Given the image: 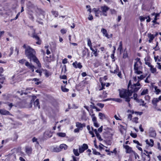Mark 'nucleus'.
<instances>
[{
    "mask_svg": "<svg viewBox=\"0 0 161 161\" xmlns=\"http://www.w3.org/2000/svg\"><path fill=\"white\" fill-rule=\"evenodd\" d=\"M101 32L103 34V36H104L108 38L112 37V34L110 35V36H109L107 32V30L104 28L102 29L101 30Z\"/></svg>",
    "mask_w": 161,
    "mask_h": 161,
    "instance_id": "9",
    "label": "nucleus"
},
{
    "mask_svg": "<svg viewBox=\"0 0 161 161\" xmlns=\"http://www.w3.org/2000/svg\"><path fill=\"white\" fill-rule=\"evenodd\" d=\"M145 98L146 100L149 101L150 99V97L148 95H147L145 96Z\"/></svg>",
    "mask_w": 161,
    "mask_h": 161,
    "instance_id": "57",
    "label": "nucleus"
},
{
    "mask_svg": "<svg viewBox=\"0 0 161 161\" xmlns=\"http://www.w3.org/2000/svg\"><path fill=\"white\" fill-rule=\"evenodd\" d=\"M73 152L74 154L76 156H78L80 155V153L79 152H78V149H74Z\"/></svg>",
    "mask_w": 161,
    "mask_h": 161,
    "instance_id": "25",
    "label": "nucleus"
},
{
    "mask_svg": "<svg viewBox=\"0 0 161 161\" xmlns=\"http://www.w3.org/2000/svg\"><path fill=\"white\" fill-rule=\"evenodd\" d=\"M86 126L85 124H82L79 122H77L76 123V126L80 130H82L83 127H85Z\"/></svg>",
    "mask_w": 161,
    "mask_h": 161,
    "instance_id": "13",
    "label": "nucleus"
},
{
    "mask_svg": "<svg viewBox=\"0 0 161 161\" xmlns=\"http://www.w3.org/2000/svg\"><path fill=\"white\" fill-rule=\"evenodd\" d=\"M90 115L91 116V117L92 118V120L93 122H95L96 121H97V118L95 116V114H90Z\"/></svg>",
    "mask_w": 161,
    "mask_h": 161,
    "instance_id": "29",
    "label": "nucleus"
},
{
    "mask_svg": "<svg viewBox=\"0 0 161 161\" xmlns=\"http://www.w3.org/2000/svg\"><path fill=\"white\" fill-rule=\"evenodd\" d=\"M90 49L91 50H92V51L93 54L94 55L95 57H97L98 56V54L97 52V49H96L95 50V49H94L92 48V47H91Z\"/></svg>",
    "mask_w": 161,
    "mask_h": 161,
    "instance_id": "26",
    "label": "nucleus"
},
{
    "mask_svg": "<svg viewBox=\"0 0 161 161\" xmlns=\"http://www.w3.org/2000/svg\"><path fill=\"white\" fill-rule=\"evenodd\" d=\"M93 124L97 128L99 127V124L97 122V121L93 122Z\"/></svg>",
    "mask_w": 161,
    "mask_h": 161,
    "instance_id": "48",
    "label": "nucleus"
},
{
    "mask_svg": "<svg viewBox=\"0 0 161 161\" xmlns=\"http://www.w3.org/2000/svg\"><path fill=\"white\" fill-rule=\"evenodd\" d=\"M52 151L54 152H59L60 151V149L58 146H54L53 147Z\"/></svg>",
    "mask_w": 161,
    "mask_h": 161,
    "instance_id": "17",
    "label": "nucleus"
},
{
    "mask_svg": "<svg viewBox=\"0 0 161 161\" xmlns=\"http://www.w3.org/2000/svg\"><path fill=\"white\" fill-rule=\"evenodd\" d=\"M138 118L137 117H135L132 119V121L133 122L137 123H138Z\"/></svg>",
    "mask_w": 161,
    "mask_h": 161,
    "instance_id": "39",
    "label": "nucleus"
},
{
    "mask_svg": "<svg viewBox=\"0 0 161 161\" xmlns=\"http://www.w3.org/2000/svg\"><path fill=\"white\" fill-rule=\"evenodd\" d=\"M98 116L99 117V119L102 120H103V119L106 118L105 115L101 113H99Z\"/></svg>",
    "mask_w": 161,
    "mask_h": 161,
    "instance_id": "24",
    "label": "nucleus"
},
{
    "mask_svg": "<svg viewBox=\"0 0 161 161\" xmlns=\"http://www.w3.org/2000/svg\"><path fill=\"white\" fill-rule=\"evenodd\" d=\"M60 32L62 34H64L66 33V30L64 29H62L61 30Z\"/></svg>",
    "mask_w": 161,
    "mask_h": 161,
    "instance_id": "59",
    "label": "nucleus"
},
{
    "mask_svg": "<svg viewBox=\"0 0 161 161\" xmlns=\"http://www.w3.org/2000/svg\"><path fill=\"white\" fill-rule=\"evenodd\" d=\"M137 95L136 93H134L133 94V97H130L131 99L133 98L135 100H137Z\"/></svg>",
    "mask_w": 161,
    "mask_h": 161,
    "instance_id": "38",
    "label": "nucleus"
},
{
    "mask_svg": "<svg viewBox=\"0 0 161 161\" xmlns=\"http://www.w3.org/2000/svg\"><path fill=\"white\" fill-rule=\"evenodd\" d=\"M103 126H101L100 128H99L97 130V131L99 133H101L103 130Z\"/></svg>",
    "mask_w": 161,
    "mask_h": 161,
    "instance_id": "51",
    "label": "nucleus"
},
{
    "mask_svg": "<svg viewBox=\"0 0 161 161\" xmlns=\"http://www.w3.org/2000/svg\"><path fill=\"white\" fill-rule=\"evenodd\" d=\"M136 60V62L135 63L134 65V72L137 75H141L143 73L142 62L139 58H137Z\"/></svg>",
    "mask_w": 161,
    "mask_h": 161,
    "instance_id": "5",
    "label": "nucleus"
},
{
    "mask_svg": "<svg viewBox=\"0 0 161 161\" xmlns=\"http://www.w3.org/2000/svg\"><path fill=\"white\" fill-rule=\"evenodd\" d=\"M130 136L133 138H136L137 136V135L135 133H131L130 134Z\"/></svg>",
    "mask_w": 161,
    "mask_h": 161,
    "instance_id": "60",
    "label": "nucleus"
},
{
    "mask_svg": "<svg viewBox=\"0 0 161 161\" xmlns=\"http://www.w3.org/2000/svg\"><path fill=\"white\" fill-rule=\"evenodd\" d=\"M5 79V78L4 77H2V78H0V83L3 84V82L4 81Z\"/></svg>",
    "mask_w": 161,
    "mask_h": 161,
    "instance_id": "50",
    "label": "nucleus"
},
{
    "mask_svg": "<svg viewBox=\"0 0 161 161\" xmlns=\"http://www.w3.org/2000/svg\"><path fill=\"white\" fill-rule=\"evenodd\" d=\"M72 65L76 69L78 68L80 69L82 67V66L80 63H78L76 61L73 63Z\"/></svg>",
    "mask_w": 161,
    "mask_h": 161,
    "instance_id": "11",
    "label": "nucleus"
},
{
    "mask_svg": "<svg viewBox=\"0 0 161 161\" xmlns=\"http://www.w3.org/2000/svg\"><path fill=\"white\" fill-rule=\"evenodd\" d=\"M19 63L23 64H24V63H25V60L24 59H23L19 60Z\"/></svg>",
    "mask_w": 161,
    "mask_h": 161,
    "instance_id": "52",
    "label": "nucleus"
},
{
    "mask_svg": "<svg viewBox=\"0 0 161 161\" xmlns=\"http://www.w3.org/2000/svg\"><path fill=\"white\" fill-rule=\"evenodd\" d=\"M150 58L148 57H146L144 59L145 62L150 61Z\"/></svg>",
    "mask_w": 161,
    "mask_h": 161,
    "instance_id": "47",
    "label": "nucleus"
},
{
    "mask_svg": "<svg viewBox=\"0 0 161 161\" xmlns=\"http://www.w3.org/2000/svg\"><path fill=\"white\" fill-rule=\"evenodd\" d=\"M97 105L100 108H103L104 106V104L103 103H98L97 104Z\"/></svg>",
    "mask_w": 161,
    "mask_h": 161,
    "instance_id": "46",
    "label": "nucleus"
},
{
    "mask_svg": "<svg viewBox=\"0 0 161 161\" xmlns=\"http://www.w3.org/2000/svg\"><path fill=\"white\" fill-rule=\"evenodd\" d=\"M25 65L29 69H31L32 72L34 71V69L35 68L34 66L30 64L27 61L25 62Z\"/></svg>",
    "mask_w": 161,
    "mask_h": 161,
    "instance_id": "12",
    "label": "nucleus"
},
{
    "mask_svg": "<svg viewBox=\"0 0 161 161\" xmlns=\"http://www.w3.org/2000/svg\"><path fill=\"white\" fill-rule=\"evenodd\" d=\"M122 42H120L119 43V47L117 49V50L119 51L120 53H121V51L122 50Z\"/></svg>",
    "mask_w": 161,
    "mask_h": 161,
    "instance_id": "27",
    "label": "nucleus"
},
{
    "mask_svg": "<svg viewBox=\"0 0 161 161\" xmlns=\"http://www.w3.org/2000/svg\"><path fill=\"white\" fill-rule=\"evenodd\" d=\"M59 148L60 149V151L61 149H64V150H65L67 149L68 147L67 145H66L65 144H61L59 146Z\"/></svg>",
    "mask_w": 161,
    "mask_h": 161,
    "instance_id": "23",
    "label": "nucleus"
},
{
    "mask_svg": "<svg viewBox=\"0 0 161 161\" xmlns=\"http://www.w3.org/2000/svg\"><path fill=\"white\" fill-rule=\"evenodd\" d=\"M151 61L149 62H145V64L147 65L149 67H150L151 66H152V65L151 64Z\"/></svg>",
    "mask_w": 161,
    "mask_h": 161,
    "instance_id": "53",
    "label": "nucleus"
},
{
    "mask_svg": "<svg viewBox=\"0 0 161 161\" xmlns=\"http://www.w3.org/2000/svg\"><path fill=\"white\" fill-rule=\"evenodd\" d=\"M148 37L149 38V42H151L153 40L154 38V36L153 35L151 34H148Z\"/></svg>",
    "mask_w": 161,
    "mask_h": 161,
    "instance_id": "20",
    "label": "nucleus"
},
{
    "mask_svg": "<svg viewBox=\"0 0 161 161\" xmlns=\"http://www.w3.org/2000/svg\"><path fill=\"white\" fill-rule=\"evenodd\" d=\"M52 14H53L54 15L55 17H58V13L56 11H52Z\"/></svg>",
    "mask_w": 161,
    "mask_h": 161,
    "instance_id": "45",
    "label": "nucleus"
},
{
    "mask_svg": "<svg viewBox=\"0 0 161 161\" xmlns=\"http://www.w3.org/2000/svg\"><path fill=\"white\" fill-rule=\"evenodd\" d=\"M34 105L35 106V107H38V109H39L40 108V106L39 105V100L38 99H37L34 102Z\"/></svg>",
    "mask_w": 161,
    "mask_h": 161,
    "instance_id": "22",
    "label": "nucleus"
},
{
    "mask_svg": "<svg viewBox=\"0 0 161 161\" xmlns=\"http://www.w3.org/2000/svg\"><path fill=\"white\" fill-rule=\"evenodd\" d=\"M23 47L25 49V54L26 56L30 60H32L34 62L36 63L39 68L42 66L39 60L35 55V51L30 46L24 44Z\"/></svg>",
    "mask_w": 161,
    "mask_h": 161,
    "instance_id": "1",
    "label": "nucleus"
},
{
    "mask_svg": "<svg viewBox=\"0 0 161 161\" xmlns=\"http://www.w3.org/2000/svg\"><path fill=\"white\" fill-rule=\"evenodd\" d=\"M123 147H124L126 150V153L132 154L134 152V151L132 150V148L131 147H130L128 145H124Z\"/></svg>",
    "mask_w": 161,
    "mask_h": 161,
    "instance_id": "8",
    "label": "nucleus"
},
{
    "mask_svg": "<svg viewBox=\"0 0 161 161\" xmlns=\"http://www.w3.org/2000/svg\"><path fill=\"white\" fill-rule=\"evenodd\" d=\"M132 154H133L134 155V156H135V159H136L137 158H139V155L137 153H136L134 151Z\"/></svg>",
    "mask_w": 161,
    "mask_h": 161,
    "instance_id": "43",
    "label": "nucleus"
},
{
    "mask_svg": "<svg viewBox=\"0 0 161 161\" xmlns=\"http://www.w3.org/2000/svg\"><path fill=\"white\" fill-rule=\"evenodd\" d=\"M94 132L96 135V136H97V138L99 139V140L100 141H102V139L101 138V136L99 133L97 132V130L96 129H95Z\"/></svg>",
    "mask_w": 161,
    "mask_h": 161,
    "instance_id": "21",
    "label": "nucleus"
},
{
    "mask_svg": "<svg viewBox=\"0 0 161 161\" xmlns=\"http://www.w3.org/2000/svg\"><path fill=\"white\" fill-rule=\"evenodd\" d=\"M101 87L99 89V90H103V89L104 88V87L106 85V84L105 83H101Z\"/></svg>",
    "mask_w": 161,
    "mask_h": 161,
    "instance_id": "44",
    "label": "nucleus"
},
{
    "mask_svg": "<svg viewBox=\"0 0 161 161\" xmlns=\"http://www.w3.org/2000/svg\"><path fill=\"white\" fill-rule=\"evenodd\" d=\"M32 37L37 41L36 42V44L39 45L41 44V41L40 40L39 37L35 33H33L32 34Z\"/></svg>",
    "mask_w": 161,
    "mask_h": 161,
    "instance_id": "10",
    "label": "nucleus"
},
{
    "mask_svg": "<svg viewBox=\"0 0 161 161\" xmlns=\"http://www.w3.org/2000/svg\"><path fill=\"white\" fill-rule=\"evenodd\" d=\"M119 70L118 67H117L116 69H115L114 71L112 72L111 71V72L114 74H117L119 72Z\"/></svg>",
    "mask_w": 161,
    "mask_h": 161,
    "instance_id": "42",
    "label": "nucleus"
},
{
    "mask_svg": "<svg viewBox=\"0 0 161 161\" xmlns=\"http://www.w3.org/2000/svg\"><path fill=\"white\" fill-rule=\"evenodd\" d=\"M93 153L94 154L97 155H100V153L97 152L96 150H94L93 151Z\"/></svg>",
    "mask_w": 161,
    "mask_h": 161,
    "instance_id": "49",
    "label": "nucleus"
},
{
    "mask_svg": "<svg viewBox=\"0 0 161 161\" xmlns=\"http://www.w3.org/2000/svg\"><path fill=\"white\" fill-rule=\"evenodd\" d=\"M31 151V149L30 147H26V152L27 153H30Z\"/></svg>",
    "mask_w": 161,
    "mask_h": 161,
    "instance_id": "37",
    "label": "nucleus"
},
{
    "mask_svg": "<svg viewBox=\"0 0 161 161\" xmlns=\"http://www.w3.org/2000/svg\"><path fill=\"white\" fill-rule=\"evenodd\" d=\"M88 49L86 47L85 48L84 50H82V54L83 57H84L86 55V52H88Z\"/></svg>",
    "mask_w": 161,
    "mask_h": 161,
    "instance_id": "32",
    "label": "nucleus"
},
{
    "mask_svg": "<svg viewBox=\"0 0 161 161\" xmlns=\"http://www.w3.org/2000/svg\"><path fill=\"white\" fill-rule=\"evenodd\" d=\"M87 45L88 46L90 47V49L91 47H92V45L91 41L89 38H88L87 39Z\"/></svg>",
    "mask_w": 161,
    "mask_h": 161,
    "instance_id": "33",
    "label": "nucleus"
},
{
    "mask_svg": "<svg viewBox=\"0 0 161 161\" xmlns=\"http://www.w3.org/2000/svg\"><path fill=\"white\" fill-rule=\"evenodd\" d=\"M152 151H148L146 150H144V153H143V154L145 155L147 157H150V154H152Z\"/></svg>",
    "mask_w": 161,
    "mask_h": 161,
    "instance_id": "19",
    "label": "nucleus"
},
{
    "mask_svg": "<svg viewBox=\"0 0 161 161\" xmlns=\"http://www.w3.org/2000/svg\"><path fill=\"white\" fill-rule=\"evenodd\" d=\"M109 9V8L107 6L104 5L100 7V8H94L93 9L95 15L96 17H99V15L100 16H106L107 15V12Z\"/></svg>",
    "mask_w": 161,
    "mask_h": 161,
    "instance_id": "3",
    "label": "nucleus"
},
{
    "mask_svg": "<svg viewBox=\"0 0 161 161\" xmlns=\"http://www.w3.org/2000/svg\"><path fill=\"white\" fill-rule=\"evenodd\" d=\"M67 63V59L66 58H64L62 61V63L64 64H66Z\"/></svg>",
    "mask_w": 161,
    "mask_h": 161,
    "instance_id": "62",
    "label": "nucleus"
},
{
    "mask_svg": "<svg viewBox=\"0 0 161 161\" xmlns=\"http://www.w3.org/2000/svg\"><path fill=\"white\" fill-rule=\"evenodd\" d=\"M149 68V70L152 73L155 74H156L158 73V72H157L156 68L154 67L152 65Z\"/></svg>",
    "mask_w": 161,
    "mask_h": 161,
    "instance_id": "15",
    "label": "nucleus"
},
{
    "mask_svg": "<svg viewBox=\"0 0 161 161\" xmlns=\"http://www.w3.org/2000/svg\"><path fill=\"white\" fill-rule=\"evenodd\" d=\"M88 19L89 20H91L93 19V16L91 14H89V17H88Z\"/></svg>",
    "mask_w": 161,
    "mask_h": 161,
    "instance_id": "56",
    "label": "nucleus"
},
{
    "mask_svg": "<svg viewBox=\"0 0 161 161\" xmlns=\"http://www.w3.org/2000/svg\"><path fill=\"white\" fill-rule=\"evenodd\" d=\"M0 114L3 115H10L9 112L4 109H0Z\"/></svg>",
    "mask_w": 161,
    "mask_h": 161,
    "instance_id": "14",
    "label": "nucleus"
},
{
    "mask_svg": "<svg viewBox=\"0 0 161 161\" xmlns=\"http://www.w3.org/2000/svg\"><path fill=\"white\" fill-rule=\"evenodd\" d=\"M66 71V67L65 65H64L62 69V72L64 73H65Z\"/></svg>",
    "mask_w": 161,
    "mask_h": 161,
    "instance_id": "36",
    "label": "nucleus"
},
{
    "mask_svg": "<svg viewBox=\"0 0 161 161\" xmlns=\"http://www.w3.org/2000/svg\"><path fill=\"white\" fill-rule=\"evenodd\" d=\"M159 102V100H158L157 98H154L152 100V103L155 107L157 105V103Z\"/></svg>",
    "mask_w": 161,
    "mask_h": 161,
    "instance_id": "18",
    "label": "nucleus"
},
{
    "mask_svg": "<svg viewBox=\"0 0 161 161\" xmlns=\"http://www.w3.org/2000/svg\"><path fill=\"white\" fill-rule=\"evenodd\" d=\"M158 42H157L156 46L155 47L153 48L155 51H157L159 49V48L158 47Z\"/></svg>",
    "mask_w": 161,
    "mask_h": 161,
    "instance_id": "54",
    "label": "nucleus"
},
{
    "mask_svg": "<svg viewBox=\"0 0 161 161\" xmlns=\"http://www.w3.org/2000/svg\"><path fill=\"white\" fill-rule=\"evenodd\" d=\"M61 90L63 92H68L69 90L65 87H63L62 86L61 87Z\"/></svg>",
    "mask_w": 161,
    "mask_h": 161,
    "instance_id": "40",
    "label": "nucleus"
},
{
    "mask_svg": "<svg viewBox=\"0 0 161 161\" xmlns=\"http://www.w3.org/2000/svg\"><path fill=\"white\" fill-rule=\"evenodd\" d=\"M118 91L119 93V96L121 98H124L125 99V101L128 102L129 106L130 104L129 103L131 98L130 97L132 95L131 93H130L128 90L125 89H119Z\"/></svg>",
    "mask_w": 161,
    "mask_h": 161,
    "instance_id": "4",
    "label": "nucleus"
},
{
    "mask_svg": "<svg viewBox=\"0 0 161 161\" xmlns=\"http://www.w3.org/2000/svg\"><path fill=\"white\" fill-rule=\"evenodd\" d=\"M140 19L141 22H143L145 20L144 17L142 16H141L140 17Z\"/></svg>",
    "mask_w": 161,
    "mask_h": 161,
    "instance_id": "63",
    "label": "nucleus"
},
{
    "mask_svg": "<svg viewBox=\"0 0 161 161\" xmlns=\"http://www.w3.org/2000/svg\"><path fill=\"white\" fill-rule=\"evenodd\" d=\"M145 77V76L143 75L138 76V80L137 82L134 83L132 85H131V81L130 80L128 85V89L129 92L131 93L132 94V93L137 91L141 88L142 85L139 83L140 81Z\"/></svg>",
    "mask_w": 161,
    "mask_h": 161,
    "instance_id": "2",
    "label": "nucleus"
},
{
    "mask_svg": "<svg viewBox=\"0 0 161 161\" xmlns=\"http://www.w3.org/2000/svg\"><path fill=\"white\" fill-rule=\"evenodd\" d=\"M133 83H135V82H137V81L138 80V77L137 78L136 76L133 77Z\"/></svg>",
    "mask_w": 161,
    "mask_h": 161,
    "instance_id": "41",
    "label": "nucleus"
},
{
    "mask_svg": "<svg viewBox=\"0 0 161 161\" xmlns=\"http://www.w3.org/2000/svg\"><path fill=\"white\" fill-rule=\"evenodd\" d=\"M149 134L150 136L153 137H155L156 135L155 131L153 127H150L149 128Z\"/></svg>",
    "mask_w": 161,
    "mask_h": 161,
    "instance_id": "7",
    "label": "nucleus"
},
{
    "mask_svg": "<svg viewBox=\"0 0 161 161\" xmlns=\"http://www.w3.org/2000/svg\"><path fill=\"white\" fill-rule=\"evenodd\" d=\"M116 150V148H115L113 151H110V152L111 153H114L115 154H116L117 153V151Z\"/></svg>",
    "mask_w": 161,
    "mask_h": 161,
    "instance_id": "61",
    "label": "nucleus"
},
{
    "mask_svg": "<svg viewBox=\"0 0 161 161\" xmlns=\"http://www.w3.org/2000/svg\"><path fill=\"white\" fill-rule=\"evenodd\" d=\"M142 157L144 159V161H149L150 160V157H147L142 154Z\"/></svg>",
    "mask_w": 161,
    "mask_h": 161,
    "instance_id": "30",
    "label": "nucleus"
},
{
    "mask_svg": "<svg viewBox=\"0 0 161 161\" xmlns=\"http://www.w3.org/2000/svg\"><path fill=\"white\" fill-rule=\"evenodd\" d=\"M57 135L60 137H64L66 136V134L65 133L59 132L57 134Z\"/></svg>",
    "mask_w": 161,
    "mask_h": 161,
    "instance_id": "31",
    "label": "nucleus"
},
{
    "mask_svg": "<svg viewBox=\"0 0 161 161\" xmlns=\"http://www.w3.org/2000/svg\"><path fill=\"white\" fill-rule=\"evenodd\" d=\"M145 142L146 144L149 146L152 147L153 146L154 142L152 139H150L149 140L147 139L146 140Z\"/></svg>",
    "mask_w": 161,
    "mask_h": 161,
    "instance_id": "16",
    "label": "nucleus"
},
{
    "mask_svg": "<svg viewBox=\"0 0 161 161\" xmlns=\"http://www.w3.org/2000/svg\"><path fill=\"white\" fill-rule=\"evenodd\" d=\"M157 64L158 65V68L161 70V63H157Z\"/></svg>",
    "mask_w": 161,
    "mask_h": 161,
    "instance_id": "64",
    "label": "nucleus"
},
{
    "mask_svg": "<svg viewBox=\"0 0 161 161\" xmlns=\"http://www.w3.org/2000/svg\"><path fill=\"white\" fill-rule=\"evenodd\" d=\"M111 100L112 101H115V102H118L120 103L122 102V100L120 98H113L111 99Z\"/></svg>",
    "mask_w": 161,
    "mask_h": 161,
    "instance_id": "35",
    "label": "nucleus"
},
{
    "mask_svg": "<svg viewBox=\"0 0 161 161\" xmlns=\"http://www.w3.org/2000/svg\"><path fill=\"white\" fill-rule=\"evenodd\" d=\"M148 89H144L141 92V95H146L147 94H148Z\"/></svg>",
    "mask_w": 161,
    "mask_h": 161,
    "instance_id": "28",
    "label": "nucleus"
},
{
    "mask_svg": "<svg viewBox=\"0 0 161 161\" xmlns=\"http://www.w3.org/2000/svg\"><path fill=\"white\" fill-rule=\"evenodd\" d=\"M154 88L155 89V92H156V94L157 95H158L159 94V93L160 92V89L158 88V87L157 86H155L154 87Z\"/></svg>",
    "mask_w": 161,
    "mask_h": 161,
    "instance_id": "34",
    "label": "nucleus"
},
{
    "mask_svg": "<svg viewBox=\"0 0 161 161\" xmlns=\"http://www.w3.org/2000/svg\"><path fill=\"white\" fill-rule=\"evenodd\" d=\"M154 60L155 62H157L158 61V62H160V59H158V56H154Z\"/></svg>",
    "mask_w": 161,
    "mask_h": 161,
    "instance_id": "58",
    "label": "nucleus"
},
{
    "mask_svg": "<svg viewBox=\"0 0 161 161\" xmlns=\"http://www.w3.org/2000/svg\"><path fill=\"white\" fill-rule=\"evenodd\" d=\"M88 147L86 144L84 143L82 146L79 147V152L81 153H83L84 151L88 148Z\"/></svg>",
    "mask_w": 161,
    "mask_h": 161,
    "instance_id": "6",
    "label": "nucleus"
},
{
    "mask_svg": "<svg viewBox=\"0 0 161 161\" xmlns=\"http://www.w3.org/2000/svg\"><path fill=\"white\" fill-rule=\"evenodd\" d=\"M107 93L105 92H103L102 95V97L103 98H105L107 97Z\"/></svg>",
    "mask_w": 161,
    "mask_h": 161,
    "instance_id": "55",
    "label": "nucleus"
}]
</instances>
